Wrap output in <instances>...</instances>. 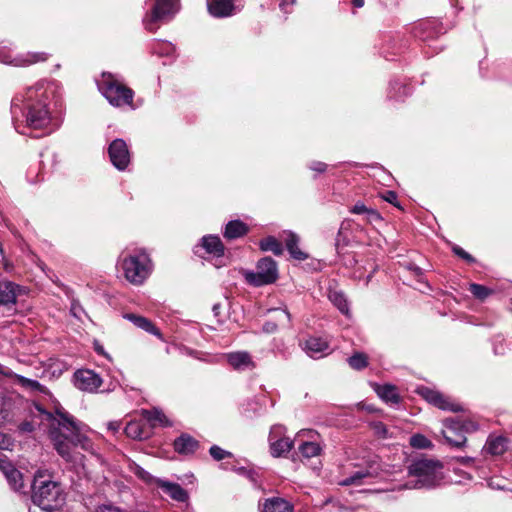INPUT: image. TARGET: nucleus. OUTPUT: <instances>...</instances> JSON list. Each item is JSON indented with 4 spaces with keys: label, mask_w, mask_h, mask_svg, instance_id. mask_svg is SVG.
<instances>
[{
    "label": "nucleus",
    "mask_w": 512,
    "mask_h": 512,
    "mask_svg": "<svg viewBox=\"0 0 512 512\" xmlns=\"http://www.w3.org/2000/svg\"><path fill=\"white\" fill-rule=\"evenodd\" d=\"M53 94V87L49 82L39 81L28 87L24 93L16 95L12 100L11 111L15 129L20 134H26L25 128L43 130L42 135L51 133L55 127L47 107ZM40 137L41 134H34Z\"/></svg>",
    "instance_id": "1"
},
{
    "label": "nucleus",
    "mask_w": 512,
    "mask_h": 512,
    "mask_svg": "<svg viewBox=\"0 0 512 512\" xmlns=\"http://www.w3.org/2000/svg\"><path fill=\"white\" fill-rule=\"evenodd\" d=\"M43 421L47 422L48 435L57 453L67 462L74 464L82 461V456L74 451L80 446L83 450L95 454V448L87 433L89 428L77 421L64 409H56L55 414L43 412Z\"/></svg>",
    "instance_id": "2"
},
{
    "label": "nucleus",
    "mask_w": 512,
    "mask_h": 512,
    "mask_svg": "<svg viewBox=\"0 0 512 512\" xmlns=\"http://www.w3.org/2000/svg\"><path fill=\"white\" fill-rule=\"evenodd\" d=\"M410 479L399 489H422L438 486L443 480V465L438 460L420 458L414 460L408 469Z\"/></svg>",
    "instance_id": "3"
},
{
    "label": "nucleus",
    "mask_w": 512,
    "mask_h": 512,
    "mask_svg": "<svg viewBox=\"0 0 512 512\" xmlns=\"http://www.w3.org/2000/svg\"><path fill=\"white\" fill-rule=\"evenodd\" d=\"M41 478L40 474L35 476L32 486V501L44 511H55L65 503V494L57 482Z\"/></svg>",
    "instance_id": "4"
},
{
    "label": "nucleus",
    "mask_w": 512,
    "mask_h": 512,
    "mask_svg": "<svg viewBox=\"0 0 512 512\" xmlns=\"http://www.w3.org/2000/svg\"><path fill=\"white\" fill-rule=\"evenodd\" d=\"M98 88L108 102L115 107L132 106L134 92L114 75L103 73Z\"/></svg>",
    "instance_id": "5"
},
{
    "label": "nucleus",
    "mask_w": 512,
    "mask_h": 512,
    "mask_svg": "<svg viewBox=\"0 0 512 512\" xmlns=\"http://www.w3.org/2000/svg\"><path fill=\"white\" fill-rule=\"evenodd\" d=\"M120 266L125 278L132 284H142L151 272V261L145 252L124 254Z\"/></svg>",
    "instance_id": "6"
},
{
    "label": "nucleus",
    "mask_w": 512,
    "mask_h": 512,
    "mask_svg": "<svg viewBox=\"0 0 512 512\" xmlns=\"http://www.w3.org/2000/svg\"><path fill=\"white\" fill-rule=\"evenodd\" d=\"M179 8V0H156L151 12L143 19L145 28L155 31L161 23L172 19Z\"/></svg>",
    "instance_id": "7"
},
{
    "label": "nucleus",
    "mask_w": 512,
    "mask_h": 512,
    "mask_svg": "<svg viewBox=\"0 0 512 512\" xmlns=\"http://www.w3.org/2000/svg\"><path fill=\"white\" fill-rule=\"evenodd\" d=\"M278 278V269L276 262L265 257L258 261L256 271H248L245 273L246 281L256 287L274 283Z\"/></svg>",
    "instance_id": "8"
},
{
    "label": "nucleus",
    "mask_w": 512,
    "mask_h": 512,
    "mask_svg": "<svg viewBox=\"0 0 512 512\" xmlns=\"http://www.w3.org/2000/svg\"><path fill=\"white\" fill-rule=\"evenodd\" d=\"M199 248H202L208 255L207 259L212 262L216 268L226 266L229 262V258L225 256V248L220 238L214 235L204 236L201 240V245L197 247L195 251L201 257H204Z\"/></svg>",
    "instance_id": "9"
},
{
    "label": "nucleus",
    "mask_w": 512,
    "mask_h": 512,
    "mask_svg": "<svg viewBox=\"0 0 512 512\" xmlns=\"http://www.w3.org/2000/svg\"><path fill=\"white\" fill-rule=\"evenodd\" d=\"M269 444L272 456L280 457L288 453L293 447V441L285 436V428L282 425H274L269 433Z\"/></svg>",
    "instance_id": "10"
},
{
    "label": "nucleus",
    "mask_w": 512,
    "mask_h": 512,
    "mask_svg": "<svg viewBox=\"0 0 512 512\" xmlns=\"http://www.w3.org/2000/svg\"><path fill=\"white\" fill-rule=\"evenodd\" d=\"M75 387L81 391L94 393L102 385L103 379L90 369H79L73 375Z\"/></svg>",
    "instance_id": "11"
},
{
    "label": "nucleus",
    "mask_w": 512,
    "mask_h": 512,
    "mask_svg": "<svg viewBox=\"0 0 512 512\" xmlns=\"http://www.w3.org/2000/svg\"><path fill=\"white\" fill-rule=\"evenodd\" d=\"M418 393L430 404L442 410L458 412L462 410L460 404L454 402L450 397L441 394L438 391L432 390L428 387H421Z\"/></svg>",
    "instance_id": "12"
},
{
    "label": "nucleus",
    "mask_w": 512,
    "mask_h": 512,
    "mask_svg": "<svg viewBox=\"0 0 512 512\" xmlns=\"http://www.w3.org/2000/svg\"><path fill=\"white\" fill-rule=\"evenodd\" d=\"M46 59L47 55L45 53H27L26 55L14 57L9 50L0 48V62L4 64L20 67L42 62Z\"/></svg>",
    "instance_id": "13"
},
{
    "label": "nucleus",
    "mask_w": 512,
    "mask_h": 512,
    "mask_svg": "<svg viewBox=\"0 0 512 512\" xmlns=\"http://www.w3.org/2000/svg\"><path fill=\"white\" fill-rule=\"evenodd\" d=\"M112 164L118 170H125L130 163V153L127 144L122 139H115L108 149Z\"/></svg>",
    "instance_id": "14"
},
{
    "label": "nucleus",
    "mask_w": 512,
    "mask_h": 512,
    "mask_svg": "<svg viewBox=\"0 0 512 512\" xmlns=\"http://www.w3.org/2000/svg\"><path fill=\"white\" fill-rule=\"evenodd\" d=\"M443 426L444 429L441 430V434L448 444L457 448H460L465 444L466 437L459 431L460 422L457 419L447 418L443 421Z\"/></svg>",
    "instance_id": "15"
},
{
    "label": "nucleus",
    "mask_w": 512,
    "mask_h": 512,
    "mask_svg": "<svg viewBox=\"0 0 512 512\" xmlns=\"http://www.w3.org/2000/svg\"><path fill=\"white\" fill-rule=\"evenodd\" d=\"M236 0H207L209 13L218 18L234 15L238 8L235 4Z\"/></svg>",
    "instance_id": "16"
},
{
    "label": "nucleus",
    "mask_w": 512,
    "mask_h": 512,
    "mask_svg": "<svg viewBox=\"0 0 512 512\" xmlns=\"http://www.w3.org/2000/svg\"><path fill=\"white\" fill-rule=\"evenodd\" d=\"M227 361L229 365L238 371L252 370L255 368V363L248 352L238 351L227 354Z\"/></svg>",
    "instance_id": "17"
},
{
    "label": "nucleus",
    "mask_w": 512,
    "mask_h": 512,
    "mask_svg": "<svg viewBox=\"0 0 512 512\" xmlns=\"http://www.w3.org/2000/svg\"><path fill=\"white\" fill-rule=\"evenodd\" d=\"M155 485L162 489L164 493L169 495L173 500L185 502L188 500V493L179 484L169 482L162 479H156Z\"/></svg>",
    "instance_id": "18"
},
{
    "label": "nucleus",
    "mask_w": 512,
    "mask_h": 512,
    "mask_svg": "<svg viewBox=\"0 0 512 512\" xmlns=\"http://www.w3.org/2000/svg\"><path fill=\"white\" fill-rule=\"evenodd\" d=\"M304 350L312 358H321L328 354V342L321 337H310L304 344Z\"/></svg>",
    "instance_id": "19"
},
{
    "label": "nucleus",
    "mask_w": 512,
    "mask_h": 512,
    "mask_svg": "<svg viewBox=\"0 0 512 512\" xmlns=\"http://www.w3.org/2000/svg\"><path fill=\"white\" fill-rule=\"evenodd\" d=\"M293 505L287 500L272 497L265 500L261 512H293Z\"/></svg>",
    "instance_id": "20"
},
{
    "label": "nucleus",
    "mask_w": 512,
    "mask_h": 512,
    "mask_svg": "<svg viewBox=\"0 0 512 512\" xmlns=\"http://www.w3.org/2000/svg\"><path fill=\"white\" fill-rule=\"evenodd\" d=\"M198 446V441L188 434H182L174 441V449L179 454H192L197 450Z\"/></svg>",
    "instance_id": "21"
},
{
    "label": "nucleus",
    "mask_w": 512,
    "mask_h": 512,
    "mask_svg": "<svg viewBox=\"0 0 512 512\" xmlns=\"http://www.w3.org/2000/svg\"><path fill=\"white\" fill-rule=\"evenodd\" d=\"M375 473L376 469H373L372 466H369V468H359L352 472L350 476L341 480L339 484L342 486L361 485L364 479L373 477Z\"/></svg>",
    "instance_id": "22"
},
{
    "label": "nucleus",
    "mask_w": 512,
    "mask_h": 512,
    "mask_svg": "<svg viewBox=\"0 0 512 512\" xmlns=\"http://www.w3.org/2000/svg\"><path fill=\"white\" fill-rule=\"evenodd\" d=\"M19 286L16 284L3 281L0 282V304L9 305L14 304L16 302L17 290Z\"/></svg>",
    "instance_id": "23"
},
{
    "label": "nucleus",
    "mask_w": 512,
    "mask_h": 512,
    "mask_svg": "<svg viewBox=\"0 0 512 512\" xmlns=\"http://www.w3.org/2000/svg\"><path fill=\"white\" fill-rule=\"evenodd\" d=\"M284 241L287 250L294 259L302 261L308 258V255L299 248V237L296 234L292 232L286 233Z\"/></svg>",
    "instance_id": "24"
},
{
    "label": "nucleus",
    "mask_w": 512,
    "mask_h": 512,
    "mask_svg": "<svg viewBox=\"0 0 512 512\" xmlns=\"http://www.w3.org/2000/svg\"><path fill=\"white\" fill-rule=\"evenodd\" d=\"M4 475L14 491H21L24 488L23 476L20 471L15 469L12 465L7 464L3 467Z\"/></svg>",
    "instance_id": "25"
},
{
    "label": "nucleus",
    "mask_w": 512,
    "mask_h": 512,
    "mask_svg": "<svg viewBox=\"0 0 512 512\" xmlns=\"http://www.w3.org/2000/svg\"><path fill=\"white\" fill-rule=\"evenodd\" d=\"M125 318L131 321L136 327L161 338L160 331L149 319L132 313L126 314Z\"/></svg>",
    "instance_id": "26"
},
{
    "label": "nucleus",
    "mask_w": 512,
    "mask_h": 512,
    "mask_svg": "<svg viewBox=\"0 0 512 512\" xmlns=\"http://www.w3.org/2000/svg\"><path fill=\"white\" fill-rule=\"evenodd\" d=\"M125 434L132 439H146L149 437L150 431L141 421H130L125 427Z\"/></svg>",
    "instance_id": "27"
},
{
    "label": "nucleus",
    "mask_w": 512,
    "mask_h": 512,
    "mask_svg": "<svg viewBox=\"0 0 512 512\" xmlns=\"http://www.w3.org/2000/svg\"><path fill=\"white\" fill-rule=\"evenodd\" d=\"M508 440L502 436H491L484 446V450L491 455H500L507 448Z\"/></svg>",
    "instance_id": "28"
},
{
    "label": "nucleus",
    "mask_w": 512,
    "mask_h": 512,
    "mask_svg": "<svg viewBox=\"0 0 512 512\" xmlns=\"http://www.w3.org/2000/svg\"><path fill=\"white\" fill-rule=\"evenodd\" d=\"M248 231L246 224L239 220H233L227 223L224 236L227 239H236L245 235Z\"/></svg>",
    "instance_id": "29"
},
{
    "label": "nucleus",
    "mask_w": 512,
    "mask_h": 512,
    "mask_svg": "<svg viewBox=\"0 0 512 512\" xmlns=\"http://www.w3.org/2000/svg\"><path fill=\"white\" fill-rule=\"evenodd\" d=\"M328 298L342 314L350 316L349 303L341 291L330 290L328 293Z\"/></svg>",
    "instance_id": "30"
},
{
    "label": "nucleus",
    "mask_w": 512,
    "mask_h": 512,
    "mask_svg": "<svg viewBox=\"0 0 512 512\" xmlns=\"http://www.w3.org/2000/svg\"><path fill=\"white\" fill-rule=\"evenodd\" d=\"M143 416L152 426H171L166 415L160 410H144Z\"/></svg>",
    "instance_id": "31"
},
{
    "label": "nucleus",
    "mask_w": 512,
    "mask_h": 512,
    "mask_svg": "<svg viewBox=\"0 0 512 512\" xmlns=\"http://www.w3.org/2000/svg\"><path fill=\"white\" fill-rule=\"evenodd\" d=\"M376 391H377V394L379 395V397L387 403L396 404L399 402L400 397L397 393L395 386H392V385L378 386Z\"/></svg>",
    "instance_id": "32"
},
{
    "label": "nucleus",
    "mask_w": 512,
    "mask_h": 512,
    "mask_svg": "<svg viewBox=\"0 0 512 512\" xmlns=\"http://www.w3.org/2000/svg\"><path fill=\"white\" fill-rule=\"evenodd\" d=\"M260 248L263 251H271L275 255H281L283 253V247L281 242H279L275 237L269 236L261 240Z\"/></svg>",
    "instance_id": "33"
},
{
    "label": "nucleus",
    "mask_w": 512,
    "mask_h": 512,
    "mask_svg": "<svg viewBox=\"0 0 512 512\" xmlns=\"http://www.w3.org/2000/svg\"><path fill=\"white\" fill-rule=\"evenodd\" d=\"M299 452L305 458L315 457L320 454L321 447L318 443L313 441H306L299 445Z\"/></svg>",
    "instance_id": "34"
},
{
    "label": "nucleus",
    "mask_w": 512,
    "mask_h": 512,
    "mask_svg": "<svg viewBox=\"0 0 512 512\" xmlns=\"http://www.w3.org/2000/svg\"><path fill=\"white\" fill-rule=\"evenodd\" d=\"M469 291L471 294L481 300L484 301L486 298H488L490 295L493 294V290L480 284L471 283L469 286Z\"/></svg>",
    "instance_id": "35"
},
{
    "label": "nucleus",
    "mask_w": 512,
    "mask_h": 512,
    "mask_svg": "<svg viewBox=\"0 0 512 512\" xmlns=\"http://www.w3.org/2000/svg\"><path fill=\"white\" fill-rule=\"evenodd\" d=\"M348 363L351 368L355 370H362L367 366L368 358L363 353H355L348 358Z\"/></svg>",
    "instance_id": "36"
},
{
    "label": "nucleus",
    "mask_w": 512,
    "mask_h": 512,
    "mask_svg": "<svg viewBox=\"0 0 512 512\" xmlns=\"http://www.w3.org/2000/svg\"><path fill=\"white\" fill-rule=\"evenodd\" d=\"M410 445L418 449H426L432 446L431 441L424 435L415 434L410 437Z\"/></svg>",
    "instance_id": "37"
},
{
    "label": "nucleus",
    "mask_w": 512,
    "mask_h": 512,
    "mask_svg": "<svg viewBox=\"0 0 512 512\" xmlns=\"http://www.w3.org/2000/svg\"><path fill=\"white\" fill-rule=\"evenodd\" d=\"M488 485L492 489L505 490V489H508V487L510 485V481H509V479L501 477V476H493L489 479Z\"/></svg>",
    "instance_id": "38"
},
{
    "label": "nucleus",
    "mask_w": 512,
    "mask_h": 512,
    "mask_svg": "<svg viewBox=\"0 0 512 512\" xmlns=\"http://www.w3.org/2000/svg\"><path fill=\"white\" fill-rule=\"evenodd\" d=\"M174 50H175L174 46L168 42H157L153 46V51L155 53L159 54L160 56L172 55L174 53Z\"/></svg>",
    "instance_id": "39"
},
{
    "label": "nucleus",
    "mask_w": 512,
    "mask_h": 512,
    "mask_svg": "<svg viewBox=\"0 0 512 512\" xmlns=\"http://www.w3.org/2000/svg\"><path fill=\"white\" fill-rule=\"evenodd\" d=\"M13 377H15L18 380V382L24 387H28V388H31L33 390H38V391L43 390V386L36 380L28 379L26 377L17 375L15 373H14Z\"/></svg>",
    "instance_id": "40"
},
{
    "label": "nucleus",
    "mask_w": 512,
    "mask_h": 512,
    "mask_svg": "<svg viewBox=\"0 0 512 512\" xmlns=\"http://www.w3.org/2000/svg\"><path fill=\"white\" fill-rule=\"evenodd\" d=\"M209 453H210L211 457L213 459H215L216 461H220V460L225 459L226 457L232 456V454L230 452L222 449L221 447H219L217 445H213L210 448Z\"/></svg>",
    "instance_id": "41"
},
{
    "label": "nucleus",
    "mask_w": 512,
    "mask_h": 512,
    "mask_svg": "<svg viewBox=\"0 0 512 512\" xmlns=\"http://www.w3.org/2000/svg\"><path fill=\"white\" fill-rule=\"evenodd\" d=\"M460 422V429L459 431L462 432L464 435L465 433H470V432H473V431H476L478 429V424L471 420V419H466V420H458Z\"/></svg>",
    "instance_id": "42"
},
{
    "label": "nucleus",
    "mask_w": 512,
    "mask_h": 512,
    "mask_svg": "<svg viewBox=\"0 0 512 512\" xmlns=\"http://www.w3.org/2000/svg\"><path fill=\"white\" fill-rule=\"evenodd\" d=\"M134 473L141 478L143 481L147 483H154L157 478H154L152 475H150L147 471H145L142 467L135 465L133 468Z\"/></svg>",
    "instance_id": "43"
},
{
    "label": "nucleus",
    "mask_w": 512,
    "mask_h": 512,
    "mask_svg": "<svg viewBox=\"0 0 512 512\" xmlns=\"http://www.w3.org/2000/svg\"><path fill=\"white\" fill-rule=\"evenodd\" d=\"M365 220L371 224H376L382 221V217L376 210L368 208L365 214Z\"/></svg>",
    "instance_id": "44"
},
{
    "label": "nucleus",
    "mask_w": 512,
    "mask_h": 512,
    "mask_svg": "<svg viewBox=\"0 0 512 512\" xmlns=\"http://www.w3.org/2000/svg\"><path fill=\"white\" fill-rule=\"evenodd\" d=\"M12 446V439L3 432H0V450H11Z\"/></svg>",
    "instance_id": "45"
},
{
    "label": "nucleus",
    "mask_w": 512,
    "mask_h": 512,
    "mask_svg": "<svg viewBox=\"0 0 512 512\" xmlns=\"http://www.w3.org/2000/svg\"><path fill=\"white\" fill-rule=\"evenodd\" d=\"M453 252L460 258L466 260L467 262L472 263L475 261V259L469 253H467L463 248H461L459 246H454Z\"/></svg>",
    "instance_id": "46"
},
{
    "label": "nucleus",
    "mask_w": 512,
    "mask_h": 512,
    "mask_svg": "<svg viewBox=\"0 0 512 512\" xmlns=\"http://www.w3.org/2000/svg\"><path fill=\"white\" fill-rule=\"evenodd\" d=\"M373 429L377 435L382 437L387 436V428L382 422H375L373 424Z\"/></svg>",
    "instance_id": "47"
},
{
    "label": "nucleus",
    "mask_w": 512,
    "mask_h": 512,
    "mask_svg": "<svg viewBox=\"0 0 512 512\" xmlns=\"http://www.w3.org/2000/svg\"><path fill=\"white\" fill-rule=\"evenodd\" d=\"M368 208L361 202L356 203L350 210L353 214H363L365 215Z\"/></svg>",
    "instance_id": "48"
},
{
    "label": "nucleus",
    "mask_w": 512,
    "mask_h": 512,
    "mask_svg": "<svg viewBox=\"0 0 512 512\" xmlns=\"http://www.w3.org/2000/svg\"><path fill=\"white\" fill-rule=\"evenodd\" d=\"M310 169L313 170V171H316V172H324L327 168V165L323 162H320V161H313L310 165H309Z\"/></svg>",
    "instance_id": "49"
},
{
    "label": "nucleus",
    "mask_w": 512,
    "mask_h": 512,
    "mask_svg": "<svg viewBox=\"0 0 512 512\" xmlns=\"http://www.w3.org/2000/svg\"><path fill=\"white\" fill-rule=\"evenodd\" d=\"M383 199L391 204H394V205H397L396 204V200H397V194L393 191H386L383 195H382Z\"/></svg>",
    "instance_id": "50"
},
{
    "label": "nucleus",
    "mask_w": 512,
    "mask_h": 512,
    "mask_svg": "<svg viewBox=\"0 0 512 512\" xmlns=\"http://www.w3.org/2000/svg\"><path fill=\"white\" fill-rule=\"evenodd\" d=\"M95 512H122L119 508L111 506V505H102L99 506Z\"/></svg>",
    "instance_id": "51"
},
{
    "label": "nucleus",
    "mask_w": 512,
    "mask_h": 512,
    "mask_svg": "<svg viewBox=\"0 0 512 512\" xmlns=\"http://www.w3.org/2000/svg\"><path fill=\"white\" fill-rule=\"evenodd\" d=\"M277 330V324L272 321H268L263 325V331L266 333H274Z\"/></svg>",
    "instance_id": "52"
},
{
    "label": "nucleus",
    "mask_w": 512,
    "mask_h": 512,
    "mask_svg": "<svg viewBox=\"0 0 512 512\" xmlns=\"http://www.w3.org/2000/svg\"><path fill=\"white\" fill-rule=\"evenodd\" d=\"M82 312L83 311L80 305L78 303L73 302L71 305V313L73 314V316L80 319Z\"/></svg>",
    "instance_id": "53"
},
{
    "label": "nucleus",
    "mask_w": 512,
    "mask_h": 512,
    "mask_svg": "<svg viewBox=\"0 0 512 512\" xmlns=\"http://www.w3.org/2000/svg\"><path fill=\"white\" fill-rule=\"evenodd\" d=\"M0 375L12 378L14 376V373L10 368L0 364Z\"/></svg>",
    "instance_id": "54"
},
{
    "label": "nucleus",
    "mask_w": 512,
    "mask_h": 512,
    "mask_svg": "<svg viewBox=\"0 0 512 512\" xmlns=\"http://www.w3.org/2000/svg\"><path fill=\"white\" fill-rule=\"evenodd\" d=\"M108 429L113 431V432H117L120 429V423L117 422V421L109 422L108 423Z\"/></svg>",
    "instance_id": "55"
},
{
    "label": "nucleus",
    "mask_w": 512,
    "mask_h": 512,
    "mask_svg": "<svg viewBox=\"0 0 512 512\" xmlns=\"http://www.w3.org/2000/svg\"><path fill=\"white\" fill-rule=\"evenodd\" d=\"M295 0H282V2L280 3V7L282 10H284L285 12H287V9L286 7L288 5H292L294 4Z\"/></svg>",
    "instance_id": "56"
},
{
    "label": "nucleus",
    "mask_w": 512,
    "mask_h": 512,
    "mask_svg": "<svg viewBox=\"0 0 512 512\" xmlns=\"http://www.w3.org/2000/svg\"><path fill=\"white\" fill-rule=\"evenodd\" d=\"M281 313H282L283 317L286 319V321H287L288 323H290V321H291V315H290L289 311L285 308V309H282V310H281Z\"/></svg>",
    "instance_id": "57"
},
{
    "label": "nucleus",
    "mask_w": 512,
    "mask_h": 512,
    "mask_svg": "<svg viewBox=\"0 0 512 512\" xmlns=\"http://www.w3.org/2000/svg\"><path fill=\"white\" fill-rule=\"evenodd\" d=\"M220 308L221 305L219 303L213 305L212 310L215 316H218L220 314Z\"/></svg>",
    "instance_id": "58"
},
{
    "label": "nucleus",
    "mask_w": 512,
    "mask_h": 512,
    "mask_svg": "<svg viewBox=\"0 0 512 512\" xmlns=\"http://www.w3.org/2000/svg\"><path fill=\"white\" fill-rule=\"evenodd\" d=\"M352 4L356 8H361L364 5V0H352Z\"/></svg>",
    "instance_id": "59"
},
{
    "label": "nucleus",
    "mask_w": 512,
    "mask_h": 512,
    "mask_svg": "<svg viewBox=\"0 0 512 512\" xmlns=\"http://www.w3.org/2000/svg\"><path fill=\"white\" fill-rule=\"evenodd\" d=\"M95 350L97 351V353L104 355V350H103V348L101 346H96Z\"/></svg>",
    "instance_id": "60"
},
{
    "label": "nucleus",
    "mask_w": 512,
    "mask_h": 512,
    "mask_svg": "<svg viewBox=\"0 0 512 512\" xmlns=\"http://www.w3.org/2000/svg\"><path fill=\"white\" fill-rule=\"evenodd\" d=\"M280 309H270L269 311L270 312H273V311H279Z\"/></svg>",
    "instance_id": "61"
}]
</instances>
